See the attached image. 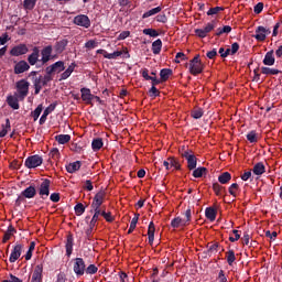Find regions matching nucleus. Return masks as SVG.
<instances>
[{
	"label": "nucleus",
	"mask_w": 282,
	"mask_h": 282,
	"mask_svg": "<svg viewBox=\"0 0 282 282\" xmlns=\"http://www.w3.org/2000/svg\"><path fill=\"white\" fill-rule=\"evenodd\" d=\"M208 172L206 167H197L193 171V177L199 178L203 177L205 173Z\"/></svg>",
	"instance_id": "09e8293b"
},
{
	"label": "nucleus",
	"mask_w": 282,
	"mask_h": 282,
	"mask_svg": "<svg viewBox=\"0 0 282 282\" xmlns=\"http://www.w3.org/2000/svg\"><path fill=\"white\" fill-rule=\"evenodd\" d=\"M32 282H43V265L37 264L33 271Z\"/></svg>",
	"instance_id": "aec40b11"
},
{
	"label": "nucleus",
	"mask_w": 282,
	"mask_h": 282,
	"mask_svg": "<svg viewBox=\"0 0 282 282\" xmlns=\"http://www.w3.org/2000/svg\"><path fill=\"white\" fill-rule=\"evenodd\" d=\"M182 158H185L187 161V169L189 171H195L197 169V156L193 152L184 151Z\"/></svg>",
	"instance_id": "1a4fd4ad"
},
{
	"label": "nucleus",
	"mask_w": 282,
	"mask_h": 282,
	"mask_svg": "<svg viewBox=\"0 0 282 282\" xmlns=\"http://www.w3.org/2000/svg\"><path fill=\"white\" fill-rule=\"evenodd\" d=\"M80 166H83V163L80 161H75L66 165V171L67 173H76V171H80Z\"/></svg>",
	"instance_id": "a878e982"
},
{
	"label": "nucleus",
	"mask_w": 282,
	"mask_h": 282,
	"mask_svg": "<svg viewBox=\"0 0 282 282\" xmlns=\"http://www.w3.org/2000/svg\"><path fill=\"white\" fill-rule=\"evenodd\" d=\"M252 171L253 175H263V173H265V165L263 162H258L254 164Z\"/></svg>",
	"instance_id": "2f4dec72"
},
{
	"label": "nucleus",
	"mask_w": 282,
	"mask_h": 282,
	"mask_svg": "<svg viewBox=\"0 0 282 282\" xmlns=\"http://www.w3.org/2000/svg\"><path fill=\"white\" fill-rule=\"evenodd\" d=\"M52 80H54V78L52 77V74H45L42 77V87H46L47 83H52Z\"/></svg>",
	"instance_id": "052dcab7"
},
{
	"label": "nucleus",
	"mask_w": 282,
	"mask_h": 282,
	"mask_svg": "<svg viewBox=\"0 0 282 282\" xmlns=\"http://www.w3.org/2000/svg\"><path fill=\"white\" fill-rule=\"evenodd\" d=\"M254 14H261L263 12V2H259L253 7Z\"/></svg>",
	"instance_id": "69168bd1"
},
{
	"label": "nucleus",
	"mask_w": 282,
	"mask_h": 282,
	"mask_svg": "<svg viewBox=\"0 0 282 282\" xmlns=\"http://www.w3.org/2000/svg\"><path fill=\"white\" fill-rule=\"evenodd\" d=\"M61 72H65V62L63 61L55 62L45 68V74H51V76L53 74H61Z\"/></svg>",
	"instance_id": "6e6552de"
},
{
	"label": "nucleus",
	"mask_w": 282,
	"mask_h": 282,
	"mask_svg": "<svg viewBox=\"0 0 282 282\" xmlns=\"http://www.w3.org/2000/svg\"><path fill=\"white\" fill-rule=\"evenodd\" d=\"M17 90H18V97L20 98V100H25V97L28 96V94H30V84L28 80L25 79H20L19 82H17L15 84Z\"/></svg>",
	"instance_id": "f03ea898"
},
{
	"label": "nucleus",
	"mask_w": 282,
	"mask_h": 282,
	"mask_svg": "<svg viewBox=\"0 0 282 282\" xmlns=\"http://www.w3.org/2000/svg\"><path fill=\"white\" fill-rule=\"evenodd\" d=\"M7 104L9 105V107H11V109H20V105H19V98L10 95L7 97Z\"/></svg>",
	"instance_id": "bb28decb"
},
{
	"label": "nucleus",
	"mask_w": 282,
	"mask_h": 282,
	"mask_svg": "<svg viewBox=\"0 0 282 282\" xmlns=\"http://www.w3.org/2000/svg\"><path fill=\"white\" fill-rule=\"evenodd\" d=\"M80 94H82V100L86 105H91V101L95 98V95L91 94V89L84 87V88L80 89Z\"/></svg>",
	"instance_id": "f3484780"
},
{
	"label": "nucleus",
	"mask_w": 282,
	"mask_h": 282,
	"mask_svg": "<svg viewBox=\"0 0 282 282\" xmlns=\"http://www.w3.org/2000/svg\"><path fill=\"white\" fill-rule=\"evenodd\" d=\"M14 74H25V72H30V65L26 61H20L14 65L13 68Z\"/></svg>",
	"instance_id": "dca6fc26"
},
{
	"label": "nucleus",
	"mask_w": 282,
	"mask_h": 282,
	"mask_svg": "<svg viewBox=\"0 0 282 282\" xmlns=\"http://www.w3.org/2000/svg\"><path fill=\"white\" fill-rule=\"evenodd\" d=\"M276 59L274 58V51H269L265 53L264 58L262 61L263 65H267L268 67H271V65H274Z\"/></svg>",
	"instance_id": "412c9836"
},
{
	"label": "nucleus",
	"mask_w": 282,
	"mask_h": 282,
	"mask_svg": "<svg viewBox=\"0 0 282 282\" xmlns=\"http://www.w3.org/2000/svg\"><path fill=\"white\" fill-rule=\"evenodd\" d=\"M192 118H194V120H199V118H202L204 116V109L202 108H194L191 112Z\"/></svg>",
	"instance_id": "de8ad7c7"
},
{
	"label": "nucleus",
	"mask_w": 282,
	"mask_h": 282,
	"mask_svg": "<svg viewBox=\"0 0 282 282\" xmlns=\"http://www.w3.org/2000/svg\"><path fill=\"white\" fill-rule=\"evenodd\" d=\"M52 52H54V47L52 45L44 46L40 54H41V59L40 63L41 65H47L50 61H53V58H56V56L52 55Z\"/></svg>",
	"instance_id": "7ed1b4c3"
},
{
	"label": "nucleus",
	"mask_w": 282,
	"mask_h": 282,
	"mask_svg": "<svg viewBox=\"0 0 282 282\" xmlns=\"http://www.w3.org/2000/svg\"><path fill=\"white\" fill-rule=\"evenodd\" d=\"M65 281H67V276L65 275V273L63 272L58 273L56 282H65Z\"/></svg>",
	"instance_id": "774afa93"
},
{
	"label": "nucleus",
	"mask_w": 282,
	"mask_h": 282,
	"mask_svg": "<svg viewBox=\"0 0 282 282\" xmlns=\"http://www.w3.org/2000/svg\"><path fill=\"white\" fill-rule=\"evenodd\" d=\"M100 216L104 217V219H106V221H108L109 224H111L113 221V216H111V212H106L105 208L100 210Z\"/></svg>",
	"instance_id": "4d7b16f0"
},
{
	"label": "nucleus",
	"mask_w": 282,
	"mask_h": 282,
	"mask_svg": "<svg viewBox=\"0 0 282 282\" xmlns=\"http://www.w3.org/2000/svg\"><path fill=\"white\" fill-rule=\"evenodd\" d=\"M219 12H224V7H215V8H210L207 11V17H213L215 14H219Z\"/></svg>",
	"instance_id": "13d9d810"
},
{
	"label": "nucleus",
	"mask_w": 282,
	"mask_h": 282,
	"mask_svg": "<svg viewBox=\"0 0 282 282\" xmlns=\"http://www.w3.org/2000/svg\"><path fill=\"white\" fill-rule=\"evenodd\" d=\"M74 261L73 272L76 274V276H83L87 268L85 260L83 258H75Z\"/></svg>",
	"instance_id": "0eeeda50"
},
{
	"label": "nucleus",
	"mask_w": 282,
	"mask_h": 282,
	"mask_svg": "<svg viewBox=\"0 0 282 282\" xmlns=\"http://www.w3.org/2000/svg\"><path fill=\"white\" fill-rule=\"evenodd\" d=\"M229 194L232 196V197H237V191H239V184L237 183H232L229 188Z\"/></svg>",
	"instance_id": "bf43d9fd"
},
{
	"label": "nucleus",
	"mask_w": 282,
	"mask_h": 282,
	"mask_svg": "<svg viewBox=\"0 0 282 282\" xmlns=\"http://www.w3.org/2000/svg\"><path fill=\"white\" fill-rule=\"evenodd\" d=\"M226 259L228 265H232L235 261H237V257L235 256V250L230 249L226 252Z\"/></svg>",
	"instance_id": "37998d69"
},
{
	"label": "nucleus",
	"mask_w": 282,
	"mask_h": 282,
	"mask_svg": "<svg viewBox=\"0 0 282 282\" xmlns=\"http://www.w3.org/2000/svg\"><path fill=\"white\" fill-rule=\"evenodd\" d=\"M260 70L261 74H264V76H278V74H281V70L276 68H270L268 66H262Z\"/></svg>",
	"instance_id": "b1692460"
},
{
	"label": "nucleus",
	"mask_w": 282,
	"mask_h": 282,
	"mask_svg": "<svg viewBox=\"0 0 282 282\" xmlns=\"http://www.w3.org/2000/svg\"><path fill=\"white\" fill-rule=\"evenodd\" d=\"M152 52L158 55L162 52V40L158 39L152 43Z\"/></svg>",
	"instance_id": "a19ab883"
},
{
	"label": "nucleus",
	"mask_w": 282,
	"mask_h": 282,
	"mask_svg": "<svg viewBox=\"0 0 282 282\" xmlns=\"http://www.w3.org/2000/svg\"><path fill=\"white\" fill-rule=\"evenodd\" d=\"M56 142H58V144H67V142H69V140H72V135L69 134H57L55 137Z\"/></svg>",
	"instance_id": "4c0bfd02"
},
{
	"label": "nucleus",
	"mask_w": 282,
	"mask_h": 282,
	"mask_svg": "<svg viewBox=\"0 0 282 282\" xmlns=\"http://www.w3.org/2000/svg\"><path fill=\"white\" fill-rule=\"evenodd\" d=\"M50 158H53V160H58V158H61V152L57 148L51 150Z\"/></svg>",
	"instance_id": "e2e57ef3"
},
{
	"label": "nucleus",
	"mask_w": 282,
	"mask_h": 282,
	"mask_svg": "<svg viewBox=\"0 0 282 282\" xmlns=\"http://www.w3.org/2000/svg\"><path fill=\"white\" fill-rule=\"evenodd\" d=\"M105 192H99L95 195L91 203L93 210L101 212L105 208V206H102V204H105Z\"/></svg>",
	"instance_id": "39448f33"
},
{
	"label": "nucleus",
	"mask_w": 282,
	"mask_h": 282,
	"mask_svg": "<svg viewBox=\"0 0 282 282\" xmlns=\"http://www.w3.org/2000/svg\"><path fill=\"white\" fill-rule=\"evenodd\" d=\"M43 76L40 77H33V87H34V94L37 96V94H41V89H43Z\"/></svg>",
	"instance_id": "5701e85b"
},
{
	"label": "nucleus",
	"mask_w": 282,
	"mask_h": 282,
	"mask_svg": "<svg viewBox=\"0 0 282 282\" xmlns=\"http://www.w3.org/2000/svg\"><path fill=\"white\" fill-rule=\"evenodd\" d=\"M65 248H66V257H72V252H74V235L68 234L66 236L65 241Z\"/></svg>",
	"instance_id": "a211bd4d"
},
{
	"label": "nucleus",
	"mask_w": 282,
	"mask_h": 282,
	"mask_svg": "<svg viewBox=\"0 0 282 282\" xmlns=\"http://www.w3.org/2000/svg\"><path fill=\"white\" fill-rule=\"evenodd\" d=\"M94 216L89 223L90 228H96V224H98V220L100 219V212L94 210Z\"/></svg>",
	"instance_id": "3c124183"
},
{
	"label": "nucleus",
	"mask_w": 282,
	"mask_h": 282,
	"mask_svg": "<svg viewBox=\"0 0 282 282\" xmlns=\"http://www.w3.org/2000/svg\"><path fill=\"white\" fill-rule=\"evenodd\" d=\"M213 191L217 197H221L224 193H226V187L221 186L219 183H214Z\"/></svg>",
	"instance_id": "e433bc0d"
},
{
	"label": "nucleus",
	"mask_w": 282,
	"mask_h": 282,
	"mask_svg": "<svg viewBox=\"0 0 282 282\" xmlns=\"http://www.w3.org/2000/svg\"><path fill=\"white\" fill-rule=\"evenodd\" d=\"M22 252H23V245L15 243V246L11 250V254L9 257L10 263H15V261H19V259L21 258Z\"/></svg>",
	"instance_id": "ddd939ff"
},
{
	"label": "nucleus",
	"mask_w": 282,
	"mask_h": 282,
	"mask_svg": "<svg viewBox=\"0 0 282 282\" xmlns=\"http://www.w3.org/2000/svg\"><path fill=\"white\" fill-rule=\"evenodd\" d=\"M85 272L86 274H96V272H98V267H96V264H90L86 267Z\"/></svg>",
	"instance_id": "680f3d73"
},
{
	"label": "nucleus",
	"mask_w": 282,
	"mask_h": 282,
	"mask_svg": "<svg viewBox=\"0 0 282 282\" xmlns=\"http://www.w3.org/2000/svg\"><path fill=\"white\" fill-rule=\"evenodd\" d=\"M218 248H219V242H215L212 246H209L206 251H204V254H206V257H213V254L217 252Z\"/></svg>",
	"instance_id": "58836bf2"
},
{
	"label": "nucleus",
	"mask_w": 282,
	"mask_h": 282,
	"mask_svg": "<svg viewBox=\"0 0 282 282\" xmlns=\"http://www.w3.org/2000/svg\"><path fill=\"white\" fill-rule=\"evenodd\" d=\"M104 142H102V139L100 138H97V139H94L93 142H91V149L93 151H100L104 147Z\"/></svg>",
	"instance_id": "79ce46f5"
},
{
	"label": "nucleus",
	"mask_w": 282,
	"mask_h": 282,
	"mask_svg": "<svg viewBox=\"0 0 282 282\" xmlns=\"http://www.w3.org/2000/svg\"><path fill=\"white\" fill-rule=\"evenodd\" d=\"M171 76H173V69L162 68L160 70V77H161L162 83H166V80H169V78H171Z\"/></svg>",
	"instance_id": "c756f323"
},
{
	"label": "nucleus",
	"mask_w": 282,
	"mask_h": 282,
	"mask_svg": "<svg viewBox=\"0 0 282 282\" xmlns=\"http://www.w3.org/2000/svg\"><path fill=\"white\" fill-rule=\"evenodd\" d=\"M247 140H248V142H250V144H256V142H259V134H257V131L251 130L247 134Z\"/></svg>",
	"instance_id": "c03bdc74"
},
{
	"label": "nucleus",
	"mask_w": 282,
	"mask_h": 282,
	"mask_svg": "<svg viewBox=\"0 0 282 282\" xmlns=\"http://www.w3.org/2000/svg\"><path fill=\"white\" fill-rule=\"evenodd\" d=\"M143 34H145L147 36H151L152 39L160 36V33L155 29H144Z\"/></svg>",
	"instance_id": "5fc2aeb1"
},
{
	"label": "nucleus",
	"mask_w": 282,
	"mask_h": 282,
	"mask_svg": "<svg viewBox=\"0 0 282 282\" xmlns=\"http://www.w3.org/2000/svg\"><path fill=\"white\" fill-rule=\"evenodd\" d=\"M30 52V48H28V45L25 44H18L13 46L10 51L11 56H23Z\"/></svg>",
	"instance_id": "2eb2a0df"
},
{
	"label": "nucleus",
	"mask_w": 282,
	"mask_h": 282,
	"mask_svg": "<svg viewBox=\"0 0 282 282\" xmlns=\"http://www.w3.org/2000/svg\"><path fill=\"white\" fill-rule=\"evenodd\" d=\"M169 162L171 167L175 169L176 171H182V164H180V161H177L175 158L170 156Z\"/></svg>",
	"instance_id": "8fccbe9b"
},
{
	"label": "nucleus",
	"mask_w": 282,
	"mask_h": 282,
	"mask_svg": "<svg viewBox=\"0 0 282 282\" xmlns=\"http://www.w3.org/2000/svg\"><path fill=\"white\" fill-rule=\"evenodd\" d=\"M54 109H56V104H51L47 108H45L43 115L40 118V124H45V122L47 121L48 113H52Z\"/></svg>",
	"instance_id": "4be33fe9"
},
{
	"label": "nucleus",
	"mask_w": 282,
	"mask_h": 282,
	"mask_svg": "<svg viewBox=\"0 0 282 282\" xmlns=\"http://www.w3.org/2000/svg\"><path fill=\"white\" fill-rule=\"evenodd\" d=\"M73 23L79 28H85L86 30L91 28V20H89V17L85 14L76 15Z\"/></svg>",
	"instance_id": "9d476101"
},
{
	"label": "nucleus",
	"mask_w": 282,
	"mask_h": 282,
	"mask_svg": "<svg viewBox=\"0 0 282 282\" xmlns=\"http://www.w3.org/2000/svg\"><path fill=\"white\" fill-rule=\"evenodd\" d=\"M268 34H272V31L270 29H265V26H258L256 29V34L253 35V39L259 42L265 41Z\"/></svg>",
	"instance_id": "f8f14e48"
},
{
	"label": "nucleus",
	"mask_w": 282,
	"mask_h": 282,
	"mask_svg": "<svg viewBox=\"0 0 282 282\" xmlns=\"http://www.w3.org/2000/svg\"><path fill=\"white\" fill-rule=\"evenodd\" d=\"M140 219V214H134V217L132 218L130 223V227L128 230V235H131L133 230H135V227L138 226V220Z\"/></svg>",
	"instance_id": "49530a36"
},
{
	"label": "nucleus",
	"mask_w": 282,
	"mask_h": 282,
	"mask_svg": "<svg viewBox=\"0 0 282 282\" xmlns=\"http://www.w3.org/2000/svg\"><path fill=\"white\" fill-rule=\"evenodd\" d=\"M10 129H12V126L10 124V119H6V124H1L0 138H6Z\"/></svg>",
	"instance_id": "473e14b6"
},
{
	"label": "nucleus",
	"mask_w": 282,
	"mask_h": 282,
	"mask_svg": "<svg viewBox=\"0 0 282 282\" xmlns=\"http://www.w3.org/2000/svg\"><path fill=\"white\" fill-rule=\"evenodd\" d=\"M232 180V175L229 172H224L218 176L219 184H228Z\"/></svg>",
	"instance_id": "72a5a7b5"
},
{
	"label": "nucleus",
	"mask_w": 282,
	"mask_h": 282,
	"mask_svg": "<svg viewBox=\"0 0 282 282\" xmlns=\"http://www.w3.org/2000/svg\"><path fill=\"white\" fill-rule=\"evenodd\" d=\"M148 239L150 245L155 240V224L153 221H151L148 227Z\"/></svg>",
	"instance_id": "393cba45"
},
{
	"label": "nucleus",
	"mask_w": 282,
	"mask_h": 282,
	"mask_svg": "<svg viewBox=\"0 0 282 282\" xmlns=\"http://www.w3.org/2000/svg\"><path fill=\"white\" fill-rule=\"evenodd\" d=\"M67 40L56 42L54 46L56 54H63V52H65V47H67Z\"/></svg>",
	"instance_id": "c85d7f7f"
},
{
	"label": "nucleus",
	"mask_w": 282,
	"mask_h": 282,
	"mask_svg": "<svg viewBox=\"0 0 282 282\" xmlns=\"http://www.w3.org/2000/svg\"><path fill=\"white\" fill-rule=\"evenodd\" d=\"M25 199H28L26 196H23L22 192L15 199V206H21L22 204H25Z\"/></svg>",
	"instance_id": "0e129e2a"
},
{
	"label": "nucleus",
	"mask_w": 282,
	"mask_h": 282,
	"mask_svg": "<svg viewBox=\"0 0 282 282\" xmlns=\"http://www.w3.org/2000/svg\"><path fill=\"white\" fill-rule=\"evenodd\" d=\"M15 232H17V229L12 225H10L3 235L2 243H8V241H10L12 235H14Z\"/></svg>",
	"instance_id": "cd10ccee"
},
{
	"label": "nucleus",
	"mask_w": 282,
	"mask_h": 282,
	"mask_svg": "<svg viewBox=\"0 0 282 282\" xmlns=\"http://www.w3.org/2000/svg\"><path fill=\"white\" fill-rule=\"evenodd\" d=\"M205 216L207 219H209V221H215V219H217V212L215 210V208L208 207L205 210Z\"/></svg>",
	"instance_id": "c9c22d12"
},
{
	"label": "nucleus",
	"mask_w": 282,
	"mask_h": 282,
	"mask_svg": "<svg viewBox=\"0 0 282 282\" xmlns=\"http://www.w3.org/2000/svg\"><path fill=\"white\" fill-rule=\"evenodd\" d=\"M21 193L23 194V197H26V199H34V197H36V185L31 184Z\"/></svg>",
	"instance_id": "6ab92c4d"
},
{
	"label": "nucleus",
	"mask_w": 282,
	"mask_h": 282,
	"mask_svg": "<svg viewBox=\"0 0 282 282\" xmlns=\"http://www.w3.org/2000/svg\"><path fill=\"white\" fill-rule=\"evenodd\" d=\"M162 12V7L153 8L142 14V19H149V17H155V14H160Z\"/></svg>",
	"instance_id": "f704fd0d"
},
{
	"label": "nucleus",
	"mask_w": 282,
	"mask_h": 282,
	"mask_svg": "<svg viewBox=\"0 0 282 282\" xmlns=\"http://www.w3.org/2000/svg\"><path fill=\"white\" fill-rule=\"evenodd\" d=\"M36 7V0H24L23 8L24 10H34Z\"/></svg>",
	"instance_id": "603ef678"
},
{
	"label": "nucleus",
	"mask_w": 282,
	"mask_h": 282,
	"mask_svg": "<svg viewBox=\"0 0 282 282\" xmlns=\"http://www.w3.org/2000/svg\"><path fill=\"white\" fill-rule=\"evenodd\" d=\"M52 185V181L50 178H42V183L37 189V193L42 199H47L50 197V186Z\"/></svg>",
	"instance_id": "20e7f679"
},
{
	"label": "nucleus",
	"mask_w": 282,
	"mask_h": 282,
	"mask_svg": "<svg viewBox=\"0 0 282 282\" xmlns=\"http://www.w3.org/2000/svg\"><path fill=\"white\" fill-rule=\"evenodd\" d=\"M213 30H215V21L207 23L204 29H195L194 32L198 39H206V36H208Z\"/></svg>",
	"instance_id": "9b49d317"
},
{
	"label": "nucleus",
	"mask_w": 282,
	"mask_h": 282,
	"mask_svg": "<svg viewBox=\"0 0 282 282\" xmlns=\"http://www.w3.org/2000/svg\"><path fill=\"white\" fill-rule=\"evenodd\" d=\"M41 164H43V158L39 154L28 156L24 161V166H26V169H37Z\"/></svg>",
	"instance_id": "423d86ee"
},
{
	"label": "nucleus",
	"mask_w": 282,
	"mask_h": 282,
	"mask_svg": "<svg viewBox=\"0 0 282 282\" xmlns=\"http://www.w3.org/2000/svg\"><path fill=\"white\" fill-rule=\"evenodd\" d=\"M202 72H204V64L202 63L199 55H196L189 61V73L192 76H197V74H202Z\"/></svg>",
	"instance_id": "f257e3e1"
},
{
	"label": "nucleus",
	"mask_w": 282,
	"mask_h": 282,
	"mask_svg": "<svg viewBox=\"0 0 282 282\" xmlns=\"http://www.w3.org/2000/svg\"><path fill=\"white\" fill-rule=\"evenodd\" d=\"M43 112V105H39L35 110L32 112V118L34 120V122H36V120H39L41 113Z\"/></svg>",
	"instance_id": "864d4df0"
},
{
	"label": "nucleus",
	"mask_w": 282,
	"mask_h": 282,
	"mask_svg": "<svg viewBox=\"0 0 282 282\" xmlns=\"http://www.w3.org/2000/svg\"><path fill=\"white\" fill-rule=\"evenodd\" d=\"M230 32H232V26L225 25L216 30L215 36H221V34H230Z\"/></svg>",
	"instance_id": "ea45409f"
},
{
	"label": "nucleus",
	"mask_w": 282,
	"mask_h": 282,
	"mask_svg": "<svg viewBox=\"0 0 282 282\" xmlns=\"http://www.w3.org/2000/svg\"><path fill=\"white\" fill-rule=\"evenodd\" d=\"M141 75H142V78H144V80H151V78L153 77V76L149 75V69L148 68H143L141 70Z\"/></svg>",
	"instance_id": "338daca9"
},
{
	"label": "nucleus",
	"mask_w": 282,
	"mask_h": 282,
	"mask_svg": "<svg viewBox=\"0 0 282 282\" xmlns=\"http://www.w3.org/2000/svg\"><path fill=\"white\" fill-rule=\"evenodd\" d=\"M98 52L104 54V58H108L109 61H112L113 58H118V56H122V52L121 51H116L113 53H108L105 50H100Z\"/></svg>",
	"instance_id": "7c9ffc66"
},
{
	"label": "nucleus",
	"mask_w": 282,
	"mask_h": 282,
	"mask_svg": "<svg viewBox=\"0 0 282 282\" xmlns=\"http://www.w3.org/2000/svg\"><path fill=\"white\" fill-rule=\"evenodd\" d=\"M74 210L75 215H77V217H80V215L85 214V205H83V203H78L77 205H75Z\"/></svg>",
	"instance_id": "6e6d98bb"
},
{
	"label": "nucleus",
	"mask_w": 282,
	"mask_h": 282,
	"mask_svg": "<svg viewBox=\"0 0 282 282\" xmlns=\"http://www.w3.org/2000/svg\"><path fill=\"white\" fill-rule=\"evenodd\" d=\"M40 56L41 50L39 48V46L33 47L32 53L28 56L29 65L34 66L36 65V63H41Z\"/></svg>",
	"instance_id": "4468645a"
},
{
	"label": "nucleus",
	"mask_w": 282,
	"mask_h": 282,
	"mask_svg": "<svg viewBox=\"0 0 282 282\" xmlns=\"http://www.w3.org/2000/svg\"><path fill=\"white\" fill-rule=\"evenodd\" d=\"M172 228H180L181 226H186V220L181 217L173 218L171 221Z\"/></svg>",
	"instance_id": "a18cd8bd"
}]
</instances>
